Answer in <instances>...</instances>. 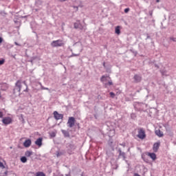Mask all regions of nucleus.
Segmentation results:
<instances>
[{
	"instance_id": "nucleus-1",
	"label": "nucleus",
	"mask_w": 176,
	"mask_h": 176,
	"mask_svg": "<svg viewBox=\"0 0 176 176\" xmlns=\"http://www.w3.org/2000/svg\"><path fill=\"white\" fill-rule=\"evenodd\" d=\"M64 45H65V43H64V41L61 39L53 41L51 43L52 47H62Z\"/></svg>"
},
{
	"instance_id": "nucleus-2",
	"label": "nucleus",
	"mask_w": 176,
	"mask_h": 176,
	"mask_svg": "<svg viewBox=\"0 0 176 176\" xmlns=\"http://www.w3.org/2000/svg\"><path fill=\"white\" fill-rule=\"evenodd\" d=\"M138 138H140V140H145L146 138V133H145V129L144 128H139L138 129Z\"/></svg>"
},
{
	"instance_id": "nucleus-3",
	"label": "nucleus",
	"mask_w": 176,
	"mask_h": 176,
	"mask_svg": "<svg viewBox=\"0 0 176 176\" xmlns=\"http://www.w3.org/2000/svg\"><path fill=\"white\" fill-rule=\"evenodd\" d=\"M67 153L69 155H72V153H74V151L76 149V146H75V144H74L69 143L67 144Z\"/></svg>"
},
{
	"instance_id": "nucleus-4",
	"label": "nucleus",
	"mask_w": 176,
	"mask_h": 176,
	"mask_svg": "<svg viewBox=\"0 0 176 176\" xmlns=\"http://www.w3.org/2000/svg\"><path fill=\"white\" fill-rule=\"evenodd\" d=\"M76 30H80L81 31H86V26H83L80 21L76 22L74 24Z\"/></svg>"
},
{
	"instance_id": "nucleus-5",
	"label": "nucleus",
	"mask_w": 176,
	"mask_h": 176,
	"mask_svg": "<svg viewBox=\"0 0 176 176\" xmlns=\"http://www.w3.org/2000/svg\"><path fill=\"white\" fill-rule=\"evenodd\" d=\"M13 122V120L10 117H5L2 120V122L3 124H6V126H8V124H10Z\"/></svg>"
},
{
	"instance_id": "nucleus-6",
	"label": "nucleus",
	"mask_w": 176,
	"mask_h": 176,
	"mask_svg": "<svg viewBox=\"0 0 176 176\" xmlns=\"http://www.w3.org/2000/svg\"><path fill=\"white\" fill-rule=\"evenodd\" d=\"M68 126L72 128L75 126V118L74 117H69L68 122H67Z\"/></svg>"
},
{
	"instance_id": "nucleus-7",
	"label": "nucleus",
	"mask_w": 176,
	"mask_h": 176,
	"mask_svg": "<svg viewBox=\"0 0 176 176\" xmlns=\"http://www.w3.org/2000/svg\"><path fill=\"white\" fill-rule=\"evenodd\" d=\"M54 118L56 120H60V119H63L64 118V115L58 113V111H54L53 113Z\"/></svg>"
},
{
	"instance_id": "nucleus-8",
	"label": "nucleus",
	"mask_w": 176,
	"mask_h": 176,
	"mask_svg": "<svg viewBox=\"0 0 176 176\" xmlns=\"http://www.w3.org/2000/svg\"><path fill=\"white\" fill-rule=\"evenodd\" d=\"M135 83H140L142 80V76L141 75L135 74L133 76Z\"/></svg>"
},
{
	"instance_id": "nucleus-9",
	"label": "nucleus",
	"mask_w": 176,
	"mask_h": 176,
	"mask_svg": "<svg viewBox=\"0 0 176 176\" xmlns=\"http://www.w3.org/2000/svg\"><path fill=\"white\" fill-rule=\"evenodd\" d=\"M1 85V90H2L3 91H6V90H8V89H9V84L6 83V82H1L0 83Z\"/></svg>"
},
{
	"instance_id": "nucleus-10",
	"label": "nucleus",
	"mask_w": 176,
	"mask_h": 176,
	"mask_svg": "<svg viewBox=\"0 0 176 176\" xmlns=\"http://www.w3.org/2000/svg\"><path fill=\"white\" fill-rule=\"evenodd\" d=\"M16 90L20 93L21 91V80H18L15 84Z\"/></svg>"
},
{
	"instance_id": "nucleus-11",
	"label": "nucleus",
	"mask_w": 176,
	"mask_h": 176,
	"mask_svg": "<svg viewBox=\"0 0 176 176\" xmlns=\"http://www.w3.org/2000/svg\"><path fill=\"white\" fill-rule=\"evenodd\" d=\"M111 79L109 76H102L100 78V81L105 85V83H107V82Z\"/></svg>"
},
{
	"instance_id": "nucleus-12",
	"label": "nucleus",
	"mask_w": 176,
	"mask_h": 176,
	"mask_svg": "<svg viewBox=\"0 0 176 176\" xmlns=\"http://www.w3.org/2000/svg\"><path fill=\"white\" fill-rule=\"evenodd\" d=\"M42 141H43V138H39L35 141V144L38 145V148L42 146Z\"/></svg>"
},
{
	"instance_id": "nucleus-13",
	"label": "nucleus",
	"mask_w": 176,
	"mask_h": 176,
	"mask_svg": "<svg viewBox=\"0 0 176 176\" xmlns=\"http://www.w3.org/2000/svg\"><path fill=\"white\" fill-rule=\"evenodd\" d=\"M31 140H26L24 142H23V146H25V148H30V146H31Z\"/></svg>"
},
{
	"instance_id": "nucleus-14",
	"label": "nucleus",
	"mask_w": 176,
	"mask_h": 176,
	"mask_svg": "<svg viewBox=\"0 0 176 176\" xmlns=\"http://www.w3.org/2000/svg\"><path fill=\"white\" fill-rule=\"evenodd\" d=\"M160 146V142H156L153 144V149L154 152H157Z\"/></svg>"
},
{
	"instance_id": "nucleus-15",
	"label": "nucleus",
	"mask_w": 176,
	"mask_h": 176,
	"mask_svg": "<svg viewBox=\"0 0 176 176\" xmlns=\"http://www.w3.org/2000/svg\"><path fill=\"white\" fill-rule=\"evenodd\" d=\"M118 153H119V157H120V156L123 158V160H126V153L122 152V149L119 148L118 149Z\"/></svg>"
},
{
	"instance_id": "nucleus-16",
	"label": "nucleus",
	"mask_w": 176,
	"mask_h": 176,
	"mask_svg": "<svg viewBox=\"0 0 176 176\" xmlns=\"http://www.w3.org/2000/svg\"><path fill=\"white\" fill-rule=\"evenodd\" d=\"M147 155L152 160H156V154L155 153H147Z\"/></svg>"
},
{
	"instance_id": "nucleus-17",
	"label": "nucleus",
	"mask_w": 176,
	"mask_h": 176,
	"mask_svg": "<svg viewBox=\"0 0 176 176\" xmlns=\"http://www.w3.org/2000/svg\"><path fill=\"white\" fill-rule=\"evenodd\" d=\"M61 131H62L64 137H65V138L69 137V131H65L64 129H62Z\"/></svg>"
},
{
	"instance_id": "nucleus-18",
	"label": "nucleus",
	"mask_w": 176,
	"mask_h": 176,
	"mask_svg": "<svg viewBox=\"0 0 176 176\" xmlns=\"http://www.w3.org/2000/svg\"><path fill=\"white\" fill-rule=\"evenodd\" d=\"M32 155H34V153L32 151H27L25 153V156H26V157H30V156H32Z\"/></svg>"
},
{
	"instance_id": "nucleus-19",
	"label": "nucleus",
	"mask_w": 176,
	"mask_h": 176,
	"mask_svg": "<svg viewBox=\"0 0 176 176\" xmlns=\"http://www.w3.org/2000/svg\"><path fill=\"white\" fill-rule=\"evenodd\" d=\"M155 134L158 137H163V132L160 131V129H157L155 131Z\"/></svg>"
},
{
	"instance_id": "nucleus-20",
	"label": "nucleus",
	"mask_w": 176,
	"mask_h": 176,
	"mask_svg": "<svg viewBox=\"0 0 176 176\" xmlns=\"http://www.w3.org/2000/svg\"><path fill=\"white\" fill-rule=\"evenodd\" d=\"M115 32L117 34V35H120V26L116 27Z\"/></svg>"
},
{
	"instance_id": "nucleus-21",
	"label": "nucleus",
	"mask_w": 176,
	"mask_h": 176,
	"mask_svg": "<svg viewBox=\"0 0 176 176\" xmlns=\"http://www.w3.org/2000/svg\"><path fill=\"white\" fill-rule=\"evenodd\" d=\"M105 86H112L113 83L112 82V80L109 79L107 82H104Z\"/></svg>"
},
{
	"instance_id": "nucleus-22",
	"label": "nucleus",
	"mask_w": 176,
	"mask_h": 176,
	"mask_svg": "<svg viewBox=\"0 0 176 176\" xmlns=\"http://www.w3.org/2000/svg\"><path fill=\"white\" fill-rule=\"evenodd\" d=\"M21 162L22 163H27V157H25V156L21 157Z\"/></svg>"
},
{
	"instance_id": "nucleus-23",
	"label": "nucleus",
	"mask_w": 176,
	"mask_h": 176,
	"mask_svg": "<svg viewBox=\"0 0 176 176\" xmlns=\"http://www.w3.org/2000/svg\"><path fill=\"white\" fill-rule=\"evenodd\" d=\"M56 157H60V156H63V155H64V153L61 152V151H56Z\"/></svg>"
},
{
	"instance_id": "nucleus-24",
	"label": "nucleus",
	"mask_w": 176,
	"mask_h": 176,
	"mask_svg": "<svg viewBox=\"0 0 176 176\" xmlns=\"http://www.w3.org/2000/svg\"><path fill=\"white\" fill-rule=\"evenodd\" d=\"M36 176H46V175L43 172H37Z\"/></svg>"
},
{
	"instance_id": "nucleus-25",
	"label": "nucleus",
	"mask_w": 176,
	"mask_h": 176,
	"mask_svg": "<svg viewBox=\"0 0 176 176\" xmlns=\"http://www.w3.org/2000/svg\"><path fill=\"white\" fill-rule=\"evenodd\" d=\"M23 84L26 86V89L25 90H23V91L28 93V91H29L28 85H27V83L25 82V81H23Z\"/></svg>"
},
{
	"instance_id": "nucleus-26",
	"label": "nucleus",
	"mask_w": 176,
	"mask_h": 176,
	"mask_svg": "<svg viewBox=\"0 0 176 176\" xmlns=\"http://www.w3.org/2000/svg\"><path fill=\"white\" fill-rule=\"evenodd\" d=\"M0 168H2V170H3V168H6L5 165H3V163L1 162V161H0Z\"/></svg>"
},
{
	"instance_id": "nucleus-27",
	"label": "nucleus",
	"mask_w": 176,
	"mask_h": 176,
	"mask_svg": "<svg viewBox=\"0 0 176 176\" xmlns=\"http://www.w3.org/2000/svg\"><path fill=\"white\" fill-rule=\"evenodd\" d=\"M5 64V59L0 60V65H3Z\"/></svg>"
},
{
	"instance_id": "nucleus-28",
	"label": "nucleus",
	"mask_w": 176,
	"mask_h": 176,
	"mask_svg": "<svg viewBox=\"0 0 176 176\" xmlns=\"http://www.w3.org/2000/svg\"><path fill=\"white\" fill-rule=\"evenodd\" d=\"M110 96L111 97V98H115V93L110 92Z\"/></svg>"
},
{
	"instance_id": "nucleus-29",
	"label": "nucleus",
	"mask_w": 176,
	"mask_h": 176,
	"mask_svg": "<svg viewBox=\"0 0 176 176\" xmlns=\"http://www.w3.org/2000/svg\"><path fill=\"white\" fill-rule=\"evenodd\" d=\"M161 74L162 75H163V76H167V74H166V71H162Z\"/></svg>"
},
{
	"instance_id": "nucleus-30",
	"label": "nucleus",
	"mask_w": 176,
	"mask_h": 176,
	"mask_svg": "<svg viewBox=\"0 0 176 176\" xmlns=\"http://www.w3.org/2000/svg\"><path fill=\"white\" fill-rule=\"evenodd\" d=\"M79 56V54H72L71 57H78Z\"/></svg>"
},
{
	"instance_id": "nucleus-31",
	"label": "nucleus",
	"mask_w": 176,
	"mask_h": 176,
	"mask_svg": "<svg viewBox=\"0 0 176 176\" xmlns=\"http://www.w3.org/2000/svg\"><path fill=\"white\" fill-rule=\"evenodd\" d=\"M131 117L132 119H135V118H136L137 116H135V113H131Z\"/></svg>"
},
{
	"instance_id": "nucleus-32",
	"label": "nucleus",
	"mask_w": 176,
	"mask_h": 176,
	"mask_svg": "<svg viewBox=\"0 0 176 176\" xmlns=\"http://www.w3.org/2000/svg\"><path fill=\"white\" fill-rule=\"evenodd\" d=\"M130 12V8H125L124 9V13H129Z\"/></svg>"
},
{
	"instance_id": "nucleus-33",
	"label": "nucleus",
	"mask_w": 176,
	"mask_h": 176,
	"mask_svg": "<svg viewBox=\"0 0 176 176\" xmlns=\"http://www.w3.org/2000/svg\"><path fill=\"white\" fill-rule=\"evenodd\" d=\"M170 41H173V42H176V38L170 37Z\"/></svg>"
},
{
	"instance_id": "nucleus-34",
	"label": "nucleus",
	"mask_w": 176,
	"mask_h": 176,
	"mask_svg": "<svg viewBox=\"0 0 176 176\" xmlns=\"http://www.w3.org/2000/svg\"><path fill=\"white\" fill-rule=\"evenodd\" d=\"M50 135H51V137L54 138V137H56V133L52 132V133L50 134Z\"/></svg>"
},
{
	"instance_id": "nucleus-35",
	"label": "nucleus",
	"mask_w": 176,
	"mask_h": 176,
	"mask_svg": "<svg viewBox=\"0 0 176 176\" xmlns=\"http://www.w3.org/2000/svg\"><path fill=\"white\" fill-rule=\"evenodd\" d=\"M3 118V112L0 111V118Z\"/></svg>"
},
{
	"instance_id": "nucleus-36",
	"label": "nucleus",
	"mask_w": 176,
	"mask_h": 176,
	"mask_svg": "<svg viewBox=\"0 0 176 176\" xmlns=\"http://www.w3.org/2000/svg\"><path fill=\"white\" fill-rule=\"evenodd\" d=\"M41 89H42V90H49V88L44 87H42Z\"/></svg>"
},
{
	"instance_id": "nucleus-37",
	"label": "nucleus",
	"mask_w": 176,
	"mask_h": 176,
	"mask_svg": "<svg viewBox=\"0 0 176 176\" xmlns=\"http://www.w3.org/2000/svg\"><path fill=\"white\" fill-rule=\"evenodd\" d=\"M3 41V39L2 38V37H0V43H2Z\"/></svg>"
},
{
	"instance_id": "nucleus-38",
	"label": "nucleus",
	"mask_w": 176,
	"mask_h": 176,
	"mask_svg": "<svg viewBox=\"0 0 176 176\" xmlns=\"http://www.w3.org/2000/svg\"><path fill=\"white\" fill-rule=\"evenodd\" d=\"M59 2H65L66 1H68V0H58Z\"/></svg>"
},
{
	"instance_id": "nucleus-39",
	"label": "nucleus",
	"mask_w": 176,
	"mask_h": 176,
	"mask_svg": "<svg viewBox=\"0 0 176 176\" xmlns=\"http://www.w3.org/2000/svg\"><path fill=\"white\" fill-rule=\"evenodd\" d=\"M149 14H150V16H152V15L153 14V13L152 12V11H150V12H149Z\"/></svg>"
},
{
	"instance_id": "nucleus-40",
	"label": "nucleus",
	"mask_w": 176,
	"mask_h": 176,
	"mask_svg": "<svg viewBox=\"0 0 176 176\" xmlns=\"http://www.w3.org/2000/svg\"><path fill=\"white\" fill-rule=\"evenodd\" d=\"M4 174H5L6 175H8V170H6L4 172Z\"/></svg>"
},
{
	"instance_id": "nucleus-41",
	"label": "nucleus",
	"mask_w": 176,
	"mask_h": 176,
	"mask_svg": "<svg viewBox=\"0 0 176 176\" xmlns=\"http://www.w3.org/2000/svg\"><path fill=\"white\" fill-rule=\"evenodd\" d=\"M134 176H141V175H140L138 173H135Z\"/></svg>"
},
{
	"instance_id": "nucleus-42",
	"label": "nucleus",
	"mask_w": 176,
	"mask_h": 176,
	"mask_svg": "<svg viewBox=\"0 0 176 176\" xmlns=\"http://www.w3.org/2000/svg\"><path fill=\"white\" fill-rule=\"evenodd\" d=\"M156 2H157V3L160 2V0H156Z\"/></svg>"
},
{
	"instance_id": "nucleus-43",
	"label": "nucleus",
	"mask_w": 176,
	"mask_h": 176,
	"mask_svg": "<svg viewBox=\"0 0 176 176\" xmlns=\"http://www.w3.org/2000/svg\"><path fill=\"white\" fill-rule=\"evenodd\" d=\"M103 67H105V63H103Z\"/></svg>"
},
{
	"instance_id": "nucleus-44",
	"label": "nucleus",
	"mask_w": 176,
	"mask_h": 176,
	"mask_svg": "<svg viewBox=\"0 0 176 176\" xmlns=\"http://www.w3.org/2000/svg\"><path fill=\"white\" fill-rule=\"evenodd\" d=\"M2 98V96H1V92H0V99Z\"/></svg>"
},
{
	"instance_id": "nucleus-45",
	"label": "nucleus",
	"mask_w": 176,
	"mask_h": 176,
	"mask_svg": "<svg viewBox=\"0 0 176 176\" xmlns=\"http://www.w3.org/2000/svg\"><path fill=\"white\" fill-rule=\"evenodd\" d=\"M15 45H16V46L19 45L16 42H15Z\"/></svg>"
}]
</instances>
